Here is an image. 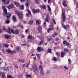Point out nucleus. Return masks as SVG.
<instances>
[{
    "label": "nucleus",
    "mask_w": 78,
    "mask_h": 78,
    "mask_svg": "<svg viewBox=\"0 0 78 78\" xmlns=\"http://www.w3.org/2000/svg\"><path fill=\"white\" fill-rule=\"evenodd\" d=\"M15 14L18 16L19 18V19L21 20L23 19V14L22 12H20L19 11H16L15 12Z\"/></svg>",
    "instance_id": "1"
},
{
    "label": "nucleus",
    "mask_w": 78,
    "mask_h": 78,
    "mask_svg": "<svg viewBox=\"0 0 78 78\" xmlns=\"http://www.w3.org/2000/svg\"><path fill=\"white\" fill-rule=\"evenodd\" d=\"M54 25V24L52 22H51V24L50 25V28L47 30L48 33H50V31H52V30H54V28H53Z\"/></svg>",
    "instance_id": "2"
},
{
    "label": "nucleus",
    "mask_w": 78,
    "mask_h": 78,
    "mask_svg": "<svg viewBox=\"0 0 78 78\" xmlns=\"http://www.w3.org/2000/svg\"><path fill=\"white\" fill-rule=\"evenodd\" d=\"M32 70L34 72H36V71H39L36 65L35 64L34 65V66L32 68Z\"/></svg>",
    "instance_id": "3"
},
{
    "label": "nucleus",
    "mask_w": 78,
    "mask_h": 78,
    "mask_svg": "<svg viewBox=\"0 0 78 78\" xmlns=\"http://www.w3.org/2000/svg\"><path fill=\"white\" fill-rule=\"evenodd\" d=\"M37 50L38 52H41V51H45L43 48H41V47H39L37 48Z\"/></svg>",
    "instance_id": "4"
},
{
    "label": "nucleus",
    "mask_w": 78,
    "mask_h": 78,
    "mask_svg": "<svg viewBox=\"0 0 78 78\" xmlns=\"http://www.w3.org/2000/svg\"><path fill=\"white\" fill-rule=\"evenodd\" d=\"M62 19H63V22H64L66 20V15H65V13H64L62 12Z\"/></svg>",
    "instance_id": "5"
},
{
    "label": "nucleus",
    "mask_w": 78,
    "mask_h": 78,
    "mask_svg": "<svg viewBox=\"0 0 78 78\" xmlns=\"http://www.w3.org/2000/svg\"><path fill=\"white\" fill-rule=\"evenodd\" d=\"M37 29L40 33H42V27L41 26H38Z\"/></svg>",
    "instance_id": "6"
},
{
    "label": "nucleus",
    "mask_w": 78,
    "mask_h": 78,
    "mask_svg": "<svg viewBox=\"0 0 78 78\" xmlns=\"http://www.w3.org/2000/svg\"><path fill=\"white\" fill-rule=\"evenodd\" d=\"M34 14H36L37 13H38L39 12L40 10L39 9H37V10L35 9H33L32 10Z\"/></svg>",
    "instance_id": "7"
},
{
    "label": "nucleus",
    "mask_w": 78,
    "mask_h": 78,
    "mask_svg": "<svg viewBox=\"0 0 78 78\" xmlns=\"http://www.w3.org/2000/svg\"><path fill=\"white\" fill-rule=\"evenodd\" d=\"M14 4H11L10 5L8 6V9H11L12 8H14Z\"/></svg>",
    "instance_id": "8"
},
{
    "label": "nucleus",
    "mask_w": 78,
    "mask_h": 78,
    "mask_svg": "<svg viewBox=\"0 0 78 78\" xmlns=\"http://www.w3.org/2000/svg\"><path fill=\"white\" fill-rule=\"evenodd\" d=\"M46 18L45 19V21H46V22H49V21L48 20H49V19H50V15H49V14H47L46 15Z\"/></svg>",
    "instance_id": "9"
},
{
    "label": "nucleus",
    "mask_w": 78,
    "mask_h": 78,
    "mask_svg": "<svg viewBox=\"0 0 78 78\" xmlns=\"http://www.w3.org/2000/svg\"><path fill=\"white\" fill-rule=\"evenodd\" d=\"M0 76L2 78H5V73L3 72H1L0 74Z\"/></svg>",
    "instance_id": "10"
},
{
    "label": "nucleus",
    "mask_w": 78,
    "mask_h": 78,
    "mask_svg": "<svg viewBox=\"0 0 78 78\" xmlns=\"http://www.w3.org/2000/svg\"><path fill=\"white\" fill-rule=\"evenodd\" d=\"M4 16H6L8 14V12H7V9H4V12L3 13Z\"/></svg>",
    "instance_id": "11"
},
{
    "label": "nucleus",
    "mask_w": 78,
    "mask_h": 78,
    "mask_svg": "<svg viewBox=\"0 0 78 78\" xmlns=\"http://www.w3.org/2000/svg\"><path fill=\"white\" fill-rule=\"evenodd\" d=\"M62 4L64 6H65V7H67V5H66V1H63Z\"/></svg>",
    "instance_id": "12"
},
{
    "label": "nucleus",
    "mask_w": 78,
    "mask_h": 78,
    "mask_svg": "<svg viewBox=\"0 0 78 78\" xmlns=\"http://www.w3.org/2000/svg\"><path fill=\"white\" fill-rule=\"evenodd\" d=\"M28 24L30 25H32L33 23V20H31L28 22Z\"/></svg>",
    "instance_id": "13"
},
{
    "label": "nucleus",
    "mask_w": 78,
    "mask_h": 78,
    "mask_svg": "<svg viewBox=\"0 0 78 78\" xmlns=\"http://www.w3.org/2000/svg\"><path fill=\"white\" fill-rule=\"evenodd\" d=\"M44 44V40L41 39L40 41L38 43V45H42V44Z\"/></svg>",
    "instance_id": "14"
},
{
    "label": "nucleus",
    "mask_w": 78,
    "mask_h": 78,
    "mask_svg": "<svg viewBox=\"0 0 78 78\" xmlns=\"http://www.w3.org/2000/svg\"><path fill=\"white\" fill-rule=\"evenodd\" d=\"M0 49L1 50V51H2V52H3V53H4L5 52V51L4 50V47H2V46H1V45L0 46Z\"/></svg>",
    "instance_id": "15"
},
{
    "label": "nucleus",
    "mask_w": 78,
    "mask_h": 78,
    "mask_svg": "<svg viewBox=\"0 0 78 78\" xmlns=\"http://www.w3.org/2000/svg\"><path fill=\"white\" fill-rule=\"evenodd\" d=\"M58 33L55 32L52 35V37H55V36H58Z\"/></svg>",
    "instance_id": "16"
},
{
    "label": "nucleus",
    "mask_w": 78,
    "mask_h": 78,
    "mask_svg": "<svg viewBox=\"0 0 78 78\" xmlns=\"http://www.w3.org/2000/svg\"><path fill=\"white\" fill-rule=\"evenodd\" d=\"M7 33H9V34H11V29L9 28V27L8 28V30L7 31Z\"/></svg>",
    "instance_id": "17"
},
{
    "label": "nucleus",
    "mask_w": 78,
    "mask_h": 78,
    "mask_svg": "<svg viewBox=\"0 0 78 78\" xmlns=\"http://www.w3.org/2000/svg\"><path fill=\"white\" fill-rule=\"evenodd\" d=\"M14 5L17 6V7H20V4L16 2H15L14 3Z\"/></svg>",
    "instance_id": "18"
},
{
    "label": "nucleus",
    "mask_w": 78,
    "mask_h": 78,
    "mask_svg": "<svg viewBox=\"0 0 78 78\" xmlns=\"http://www.w3.org/2000/svg\"><path fill=\"white\" fill-rule=\"evenodd\" d=\"M20 7V9L21 10H23V9H24V5H21Z\"/></svg>",
    "instance_id": "19"
},
{
    "label": "nucleus",
    "mask_w": 78,
    "mask_h": 78,
    "mask_svg": "<svg viewBox=\"0 0 78 78\" xmlns=\"http://www.w3.org/2000/svg\"><path fill=\"white\" fill-rule=\"evenodd\" d=\"M9 3H10V0H7L6 2L4 3V4L6 5H8Z\"/></svg>",
    "instance_id": "20"
},
{
    "label": "nucleus",
    "mask_w": 78,
    "mask_h": 78,
    "mask_svg": "<svg viewBox=\"0 0 78 78\" xmlns=\"http://www.w3.org/2000/svg\"><path fill=\"white\" fill-rule=\"evenodd\" d=\"M47 39L48 40V42L50 41L51 40V37L50 36H48V37L47 38Z\"/></svg>",
    "instance_id": "21"
},
{
    "label": "nucleus",
    "mask_w": 78,
    "mask_h": 78,
    "mask_svg": "<svg viewBox=\"0 0 78 78\" xmlns=\"http://www.w3.org/2000/svg\"><path fill=\"white\" fill-rule=\"evenodd\" d=\"M62 27L64 28V29H65V30H67V27H66V26L64 25V23H62Z\"/></svg>",
    "instance_id": "22"
},
{
    "label": "nucleus",
    "mask_w": 78,
    "mask_h": 78,
    "mask_svg": "<svg viewBox=\"0 0 78 78\" xmlns=\"http://www.w3.org/2000/svg\"><path fill=\"white\" fill-rule=\"evenodd\" d=\"M11 16V13H9L7 15V19H9Z\"/></svg>",
    "instance_id": "23"
},
{
    "label": "nucleus",
    "mask_w": 78,
    "mask_h": 78,
    "mask_svg": "<svg viewBox=\"0 0 78 78\" xmlns=\"http://www.w3.org/2000/svg\"><path fill=\"white\" fill-rule=\"evenodd\" d=\"M12 19L13 22H14V21H16V16H12Z\"/></svg>",
    "instance_id": "24"
},
{
    "label": "nucleus",
    "mask_w": 78,
    "mask_h": 78,
    "mask_svg": "<svg viewBox=\"0 0 78 78\" xmlns=\"http://www.w3.org/2000/svg\"><path fill=\"white\" fill-rule=\"evenodd\" d=\"M5 39H8V38H10V36L8 35H5Z\"/></svg>",
    "instance_id": "25"
},
{
    "label": "nucleus",
    "mask_w": 78,
    "mask_h": 78,
    "mask_svg": "<svg viewBox=\"0 0 78 78\" xmlns=\"http://www.w3.org/2000/svg\"><path fill=\"white\" fill-rule=\"evenodd\" d=\"M34 2L36 5H39L40 3L39 2V1H38V0H35Z\"/></svg>",
    "instance_id": "26"
},
{
    "label": "nucleus",
    "mask_w": 78,
    "mask_h": 78,
    "mask_svg": "<svg viewBox=\"0 0 78 78\" xmlns=\"http://www.w3.org/2000/svg\"><path fill=\"white\" fill-rule=\"evenodd\" d=\"M47 52L49 53H51V49H48V50Z\"/></svg>",
    "instance_id": "27"
},
{
    "label": "nucleus",
    "mask_w": 78,
    "mask_h": 78,
    "mask_svg": "<svg viewBox=\"0 0 78 78\" xmlns=\"http://www.w3.org/2000/svg\"><path fill=\"white\" fill-rule=\"evenodd\" d=\"M11 32L12 33L14 34H16V33H15V30H14L12 29H11Z\"/></svg>",
    "instance_id": "28"
},
{
    "label": "nucleus",
    "mask_w": 78,
    "mask_h": 78,
    "mask_svg": "<svg viewBox=\"0 0 78 78\" xmlns=\"http://www.w3.org/2000/svg\"><path fill=\"white\" fill-rule=\"evenodd\" d=\"M4 69L5 70L9 71V66L4 68Z\"/></svg>",
    "instance_id": "29"
},
{
    "label": "nucleus",
    "mask_w": 78,
    "mask_h": 78,
    "mask_svg": "<svg viewBox=\"0 0 78 78\" xmlns=\"http://www.w3.org/2000/svg\"><path fill=\"white\" fill-rule=\"evenodd\" d=\"M5 23L7 24L9 23H10V21H9V20L8 19H7L5 21Z\"/></svg>",
    "instance_id": "30"
},
{
    "label": "nucleus",
    "mask_w": 78,
    "mask_h": 78,
    "mask_svg": "<svg viewBox=\"0 0 78 78\" xmlns=\"http://www.w3.org/2000/svg\"><path fill=\"white\" fill-rule=\"evenodd\" d=\"M39 69H41V70H43V67H42V66L41 65H40L39 66Z\"/></svg>",
    "instance_id": "31"
},
{
    "label": "nucleus",
    "mask_w": 78,
    "mask_h": 78,
    "mask_svg": "<svg viewBox=\"0 0 78 78\" xmlns=\"http://www.w3.org/2000/svg\"><path fill=\"white\" fill-rule=\"evenodd\" d=\"M27 38L29 39H32V36L31 35L28 36Z\"/></svg>",
    "instance_id": "32"
},
{
    "label": "nucleus",
    "mask_w": 78,
    "mask_h": 78,
    "mask_svg": "<svg viewBox=\"0 0 78 78\" xmlns=\"http://www.w3.org/2000/svg\"><path fill=\"white\" fill-rule=\"evenodd\" d=\"M40 73H41V74H42V75H44V69L41 70Z\"/></svg>",
    "instance_id": "33"
},
{
    "label": "nucleus",
    "mask_w": 78,
    "mask_h": 78,
    "mask_svg": "<svg viewBox=\"0 0 78 78\" xmlns=\"http://www.w3.org/2000/svg\"><path fill=\"white\" fill-rule=\"evenodd\" d=\"M6 51L7 53H11L12 51L10 50V49H7L6 50Z\"/></svg>",
    "instance_id": "34"
},
{
    "label": "nucleus",
    "mask_w": 78,
    "mask_h": 78,
    "mask_svg": "<svg viewBox=\"0 0 78 78\" xmlns=\"http://www.w3.org/2000/svg\"><path fill=\"white\" fill-rule=\"evenodd\" d=\"M15 34H19V30H16L15 31Z\"/></svg>",
    "instance_id": "35"
},
{
    "label": "nucleus",
    "mask_w": 78,
    "mask_h": 78,
    "mask_svg": "<svg viewBox=\"0 0 78 78\" xmlns=\"http://www.w3.org/2000/svg\"><path fill=\"white\" fill-rule=\"evenodd\" d=\"M47 6L48 8V10L49 11H51V8H50V6L49 5H48Z\"/></svg>",
    "instance_id": "36"
},
{
    "label": "nucleus",
    "mask_w": 78,
    "mask_h": 78,
    "mask_svg": "<svg viewBox=\"0 0 78 78\" xmlns=\"http://www.w3.org/2000/svg\"><path fill=\"white\" fill-rule=\"evenodd\" d=\"M19 61L20 62H23H23H25V60H24L20 59Z\"/></svg>",
    "instance_id": "37"
},
{
    "label": "nucleus",
    "mask_w": 78,
    "mask_h": 78,
    "mask_svg": "<svg viewBox=\"0 0 78 78\" xmlns=\"http://www.w3.org/2000/svg\"><path fill=\"white\" fill-rule=\"evenodd\" d=\"M37 56L38 58L39 59H40V55L39 54H37Z\"/></svg>",
    "instance_id": "38"
},
{
    "label": "nucleus",
    "mask_w": 78,
    "mask_h": 78,
    "mask_svg": "<svg viewBox=\"0 0 78 78\" xmlns=\"http://www.w3.org/2000/svg\"><path fill=\"white\" fill-rule=\"evenodd\" d=\"M55 54L56 55L58 56H58H59V55H60L61 54H60V53H59L57 52V53H55Z\"/></svg>",
    "instance_id": "39"
},
{
    "label": "nucleus",
    "mask_w": 78,
    "mask_h": 78,
    "mask_svg": "<svg viewBox=\"0 0 78 78\" xmlns=\"http://www.w3.org/2000/svg\"><path fill=\"white\" fill-rule=\"evenodd\" d=\"M12 54H15V53H16V51H15V50H13V51H11V52Z\"/></svg>",
    "instance_id": "40"
},
{
    "label": "nucleus",
    "mask_w": 78,
    "mask_h": 78,
    "mask_svg": "<svg viewBox=\"0 0 78 78\" xmlns=\"http://www.w3.org/2000/svg\"><path fill=\"white\" fill-rule=\"evenodd\" d=\"M26 76L27 78H30L31 76V75L30 74H27V75Z\"/></svg>",
    "instance_id": "41"
},
{
    "label": "nucleus",
    "mask_w": 78,
    "mask_h": 78,
    "mask_svg": "<svg viewBox=\"0 0 78 78\" xmlns=\"http://www.w3.org/2000/svg\"><path fill=\"white\" fill-rule=\"evenodd\" d=\"M27 12H28V13L30 16H31V12L29 10H27Z\"/></svg>",
    "instance_id": "42"
},
{
    "label": "nucleus",
    "mask_w": 78,
    "mask_h": 78,
    "mask_svg": "<svg viewBox=\"0 0 78 78\" xmlns=\"http://www.w3.org/2000/svg\"><path fill=\"white\" fill-rule=\"evenodd\" d=\"M67 42V41L66 40H65L63 42V44H64V45H65V44H66Z\"/></svg>",
    "instance_id": "43"
},
{
    "label": "nucleus",
    "mask_w": 78,
    "mask_h": 78,
    "mask_svg": "<svg viewBox=\"0 0 78 78\" xmlns=\"http://www.w3.org/2000/svg\"><path fill=\"white\" fill-rule=\"evenodd\" d=\"M58 68V67H57V66L56 65H54L53 66V68L54 69H57Z\"/></svg>",
    "instance_id": "44"
},
{
    "label": "nucleus",
    "mask_w": 78,
    "mask_h": 78,
    "mask_svg": "<svg viewBox=\"0 0 78 78\" xmlns=\"http://www.w3.org/2000/svg\"><path fill=\"white\" fill-rule=\"evenodd\" d=\"M64 53L63 52H62L61 53V57H62V58H63V56H64Z\"/></svg>",
    "instance_id": "45"
},
{
    "label": "nucleus",
    "mask_w": 78,
    "mask_h": 78,
    "mask_svg": "<svg viewBox=\"0 0 78 78\" xmlns=\"http://www.w3.org/2000/svg\"><path fill=\"white\" fill-rule=\"evenodd\" d=\"M25 5L26 6H29V2H26L25 3Z\"/></svg>",
    "instance_id": "46"
},
{
    "label": "nucleus",
    "mask_w": 78,
    "mask_h": 78,
    "mask_svg": "<svg viewBox=\"0 0 78 78\" xmlns=\"http://www.w3.org/2000/svg\"><path fill=\"white\" fill-rule=\"evenodd\" d=\"M46 5H44L42 7V8L43 9H46Z\"/></svg>",
    "instance_id": "47"
},
{
    "label": "nucleus",
    "mask_w": 78,
    "mask_h": 78,
    "mask_svg": "<svg viewBox=\"0 0 78 78\" xmlns=\"http://www.w3.org/2000/svg\"><path fill=\"white\" fill-rule=\"evenodd\" d=\"M64 50L66 52H67L69 51V49L67 48H64Z\"/></svg>",
    "instance_id": "48"
},
{
    "label": "nucleus",
    "mask_w": 78,
    "mask_h": 78,
    "mask_svg": "<svg viewBox=\"0 0 78 78\" xmlns=\"http://www.w3.org/2000/svg\"><path fill=\"white\" fill-rule=\"evenodd\" d=\"M7 78H12V76L11 75H9L7 76Z\"/></svg>",
    "instance_id": "49"
},
{
    "label": "nucleus",
    "mask_w": 78,
    "mask_h": 78,
    "mask_svg": "<svg viewBox=\"0 0 78 78\" xmlns=\"http://www.w3.org/2000/svg\"><path fill=\"white\" fill-rule=\"evenodd\" d=\"M52 22L54 23V24H55L56 25V21H55V19H53L52 20Z\"/></svg>",
    "instance_id": "50"
},
{
    "label": "nucleus",
    "mask_w": 78,
    "mask_h": 78,
    "mask_svg": "<svg viewBox=\"0 0 78 78\" xmlns=\"http://www.w3.org/2000/svg\"><path fill=\"white\" fill-rule=\"evenodd\" d=\"M25 31L26 32V34H27L28 33V32L29 31V30H28V29H27L25 30Z\"/></svg>",
    "instance_id": "51"
},
{
    "label": "nucleus",
    "mask_w": 78,
    "mask_h": 78,
    "mask_svg": "<svg viewBox=\"0 0 78 78\" xmlns=\"http://www.w3.org/2000/svg\"><path fill=\"white\" fill-rule=\"evenodd\" d=\"M36 23L37 24V25H39V24L40 23L39 21L38 20H36Z\"/></svg>",
    "instance_id": "52"
},
{
    "label": "nucleus",
    "mask_w": 78,
    "mask_h": 78,
    "mask_svg": "<svg viewBox=\"0 0 78 78\" xmlns=\"http://www.w3.org/2000/svg\"><path fill=\"white\" fill-rule=\"evenodd\" d=\"M4 45H5V47H7V48L8 47V44H4Z\"/></svg>",
    "instance_id": "53"
},
{
    "label": "nucleus",
    "mask_w": 78,
    "mask_h": 78,
    "mask_svg": "<svg viewBox=\"0 0 78 78\" xmlns=\"http://www.w3.org/2000/svg\"><path fill=\"white\" fill-rule=\"evenodd\" d=\"M66 45H70V43L69 42H67V41L66 42Z\"/></svg>",
    "instance_id": "54"
},
{
    "label": "nucleus",
    "mask_w": 78,
    "mask_h": 78,
    "mask_svg": "<svg viewBox=\"0 0 78 78\" xmlns=\"http://www.w3.org/2000/svg\"><path fill=\"white\" fill-rule=\"evenodd\" d=\"M56 57H54L53 58V60L54 61H56Z\"/></svg>",
    "instance_id": "55"
},
{
    "label": "nucleus",
    "mask_w": 78,
    "mask_h": 78,
    "mask_svg": "<svg viewBox=\"0 0 78 78\" xmlns=\"http://www.w3.org/2000/svg\"><path fill=\"white\" fill-rule=\"evenodd\" d=\"M63 67L64 68V69H66V70L68 69V67H67L66 66H64Z\"/></svg>",
    "instance_id": "56"
},
{
    "label": "nucleus",
    "mask_w": 78,
    "mask_h": 78,
    "mask_svg": "<svg viewBox=\"0 0 78 78\" xmlns=\"http://www.w3.org/2000/svg\"><path fill=\"white\" fill-rule=\"evenodd\" d=\"M47 23V22L46 21H44V23L43 24V25L44 26H45L46 25V23Z\"/></svg>",
    "instance_id": "57"
},
{
    "label": "nucleus",
    "mask_w": 78,
    "mask_h": 78,
    "mask_svg": "<svg viewBox=\"0 0 78 78\" xmlns=\"http://www.w3.org/2000/svg\"><path fill=\"white\" fill-rule=\"evenodd\" d=\"M3 28L4 31H6V28H5V27H3Z\"/></svg>",
    "instance_id": "58"
},
{
    "label": "nucleus",
    "mask_w": 78,
    "mask_h": 78,
    "mask_svg": "<svg viewBox=\"0 0 78 78\" xmlns=\"http://www.w3.org/2000/svg\"><path fill=\"white\" fill-rule=\"evenodd\" d=\"M50 71H49V70L47 71L46 73H47V75H48V74L50 73Z\"/></svg>",
    "instance_id": "59"
},
{
    "label": "nucleus",
    "mask_w": 78,
    "mask_h": 78,
    "mask_svg": "<svg viewBox=\"0 0 78 78\" xmlns=\"http://www.w3.org/2000/svg\"><path fill=\"white\" fill-rule=\"evenodd\" d=\"M66 27L67 28H69L70 27V26L68 25H66Z\"/></svg>",
    "instance_id": "60"
},
{
    "label": "nucleus",
    "mask_w": 78,
    "mask_h": 78,
    "mask_svg": "<svg viewBox=\"0 0 78 78\" xmlns=\"http://www.w3.org/2000/svg\"><path fill=\"white\" fill-rule=\"evenodd\" d=\"M68 61L69 63L71 62V60H70V59L69 58L68 59Z\"/></svg>",
    "instance_id": "61"
},
{
    "label": "nucleus",
    "mask_w": 78,
    "mask_h": 78,
    "mask_svg": "<svg viewBox=\"0 0 78 78\" xmlns=\"http://www.w3.org/2000/svg\"><path fill=\"white\" fill-rule=\"evenodd\" d=\"M16 50H17V51H19V47H17L16 48Z\"/></svg>",
    "instance_id": "62"
},
{
    "label": "nucleus",
    "mask_w": 78,
    "mask_h": 78,
    "mask_svg": "<svg viewBox=\"0 0 78 78\" xmlns=\"http://www.w3.org/2000/svg\"><path fill=\"white\" fill-rule=\"evenodd\" d=\"M7 1L6 0H2V2H4V3H5V2H6Z\"/></svg>",
    "instance_id": "63"
},
{
    "label": "nucleus",
    "mask_w": 78,
    "mask_h": 78,
    "mask_svg": "<svg viewBox=\"0 0 78 78\" xmlns=\"http://www.w3.org/2000/svg\"><path fill=\"white\" fill-rule=\"evenodd\" d=\"M26 16L27 17H28V16H29V13H26Z\"/></svg>",
    "instance_id": "64"
}]
</instances>
